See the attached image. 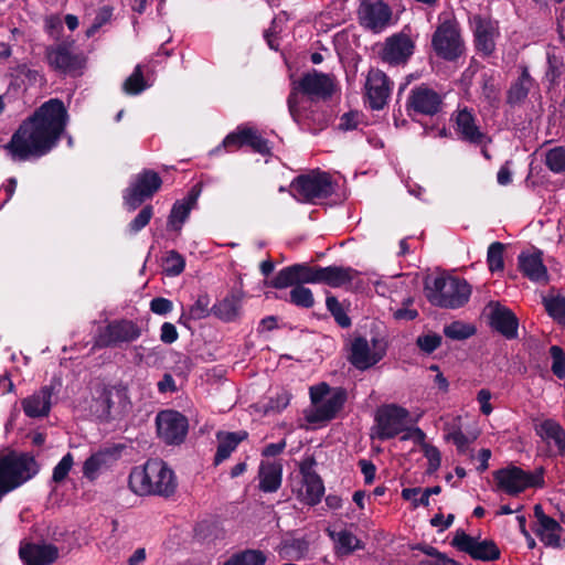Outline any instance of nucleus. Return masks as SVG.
Segmentation results:
<instances>
[{
    "instance_id": "f257e3e1",
    "label": "nucleus",
    "mask_w": 565,
    "mask_h": 565,
    "mask_svg": "<svg viewBox=\"0 0 565 565\" xmlns=\"http://www.w3.org/2000/svg\"><path fill=\"white\" fill-rule=\"evenodd\" d=\"M67 122L68 113L64 103L51 98L20 124L3 148L14 162L38 160L58 146Z\"/></svg>"
},
{
    "instance_id": "f03ea898",
    "label": "nucleus",
    "mask_w": 565,
    "mask_h": 565,
    "mask_svg": "<svg viewBox=\"0 0 565 565\" xmlns=\"http://www.w3.org/2000/svg\"><path fill=\"white\" fill-rule=\"evenodd\" d=\"M130 490L138 495L174 494L178 482L171 468L162 459H148L143 466L131 469L128 478Z\"/></svg>"
},
{
    "instance_id": "7ed1b4c3",
    "label": "nucleus",
    "mask_w": 565,
    "mask_h": 565,
    "mask_svg": "<svg viewBox=\"0 0 565 565\" xmlns=\"http://www.w3.org/2000/svg\"><path fill=\"white\" fill-rule=\"evenodd\" d=\"M470 295L471 286L463 278L437 276L425 282V296L436 307L461 308L469 301Z\"/></svg>"
},
{
    "instance_id": "20e7f679",
    "label": "nucleus",
    "mask_w": 565,
    "mask_h": 565,
    "mask_svg": "<svg viewBox=\"0 0 565 565\" xmlns=\"http://www.w3.org/2000/svg\"><path fill=\"white\" fill-rule=\"evenodd\" d=\"M128 391L125 386L102 384L95 388L89 413L100 423H110L122 417L128 411Z\"/></svg>"
},
{
    "instance_id": "39448f33",
    "label": "nucleus",
    "mask_w": 565,
    "mask_h": 565,
    "mask_svg": "<svg viewBox=\"0 0 565 565\" xmlns=\"http://www.w3.org/2000/svg\"><path fill=\"white\" fill-rule=\"evenodd\" d=\"M290 193L300 203L327 199L333 193L332 178L320 169L299 174L290 183Z\"/></svg>"
},
{
    "instance_id": "423d86ee",
    "label": "nucleus",
    "mask_w": 565,
    "mask_h": 565,
    "mask_svg": "<svg viewBox=\"0 0 565 565\" xmlns=\"http://www.w3.org/2000/svg\"><path fill=\"white\" fill-rule=\"evenodd\" d=\"M545 469L537 467L533 472L518 466H508L493 472V479L499 490L509 495H518L529 488H543Z\"/></svg>"
},
{
    "instance_id": "0eeeda50",
    "label": "nucleus",
    "mask_w": 565,
    "mask_h": 565,
    "mask_svg": "<svg viewBox=\"0 0 565 565\" xmlns=\"http://www.w3.org/2000/svg\"><path fill=\"white\" fill-rule=\"evenodd\" d=\"M39 472V465L29 454L2 455V497L21 487Z\"/></svg>"
},
{
    "instance_id": "6e6552de",
    "label": "nucleus",
    "mask_w": 565,
    "mask_h": 565,
    "mask_svg": "<svg viewBox=\"0 0 565 565\" xmlns=\"http://www.w3.org/2000/svg\"><path fill=\"white\" fill-rule=\"evenodd\" d=\"M45 60L53 71L64 75L81 73L86 63L84 54L76 52L75 41L72 39L46 46Z\"/></svg>"
},
{
    "instance_id": "1a4fd4ad",
    "label": "nucleus",
    "mask_w": 565,
    "mask_h": 565,
    "mask_svg": "<svg viewBox=\"0 0 565 565\" xmlns=\"http://www.w3.org/2000/svg\"><path fill=\"white\" fill-rule=\"evenodd\" d=\"M337 89L334 77L317 70L303 73L299 81L291 83L289 94L295 93V102H299V94L309 97L310 102L328 100Z\"/></svg>"
},
{
    "instance_id": "9d476101",
    "label": "nucleus",
    "mask_w": 565,
    "mask_h": 565,
    "mask_svg": "<svg viewBox=\"0 0 565 565\" xmlns=\"http://www.w3.org/2000/svg\"><path fill=\"white\" fill-rule=\"evenodd\" d=\"M431 47L438 57L448 62H455L463 54L465 42L456 21L445 20L438 24L431 36Z\"/></svg>"
},
{
    "instance_id": "9b49d317",
    "label": "nucleus",
    "mask_w": 565,
    "mask_h": 565,
    "mask_svg": "<svg viewBox=\"0 0 565 565\" xmlns=\"http://www.w3.org/2000/svg\"><path fill=\"white\" fill-rule=\"evenodd\" d=\"M162 179L158 172L143 169L136 174L134 181L124 190V204L128 211H135L145 201L152 199L161 189Z\"/></svg>"
},
{
    "instance_id": "f8f14e48",
    "label": "nucleus",
    "mask_w": 565,
    "mask_h": 565,
    "mask_svg": "<svg viewBox=\"0 0 565 565\" xmlns=\"http://www.w3.org/2000/svg\"><path fill=\"white\" fill-rule=\"evenodd\" d=\"M158 437L170 446L181 445L189 431L185 415L174 409L160 411L156 416Z\"/></svg>"
},
{
    "instance_id": "ddd939ff",
    "label": "nucleus",
    "mask_w": 565,
    "mask_h": 565,
    "mask_svg": "<svg viewBox=\"0 0 565 565\" xmlns=\"http://www.w3.org/2000/svg\"><path fill=\"white\" fill-rule=\"evenodd\" d=\"M141 334L142 329L136 321L116 319L108 322L99 333L97 345L99 348H121L122 344L138 340Z\"/></svg>"
},
{
    "instance_id": "4468645a",
    "label": "nucleus",
    "mask_w": 565,
    "mask_h": 565,
    "mask_svg": "<svg viewBox=\"0 0 565 565\" xmlns=\"http://www.w3.org/2000/svg\"><path fill=\"white\" fill-rule=\"evenodd\" d=\"M287 106L292 120L303 131L317 135L329 126L328 111L312 104L309 107H300L299 102H295V93L288 95Z\"/></svg>"
},
{
    "instance_id": "2eb2a0df",
    "label": "nucleus",
    "mask_w": 565,
    "mask_h": 565,
    "mask_svg": "<svg viewBox=\"0 0 565 565\" xmlns=\"http://www.w3.org/2000/svg\"><path fill=\"white\" fill-rule=\"evenodd\" d=\"M409 412L396 404L381 406L375 414L376 437L387 440L396 437L405 430V423Z\"/></svg>"
},
{
    "instance_id": "dca6fc26",
    "label": "nucleus",
    "mask_w": 565,
    "mask_h": 565,
    "mask_svg": "<svg viewBox=\"0 0 565 565\" xmlns=\"http://www.w3.org/2000/svg\"><path fill=\"white\" fill-rule=\"evenodd\" d=\"M451 545L459 552L468 554L475 561L493 562L501 556V551L494 541H480V537L471 536L463 530H457Z\"/></svg>"
},
{
    "instance_id": "f3484780",
    "label": "nucleus",
    "mask_w": 565,
    "mask_h": 565,
    "mask_svg": "<svg viewBox=\"0 0 565 565\" xmlns=\"http://www.w3.org/2000/svg\"><path fill=\"white\" fill-rule=\"evenodd\" d=\"M444 106L443 96L426 84L414 86L406 100L408 116L415 115L435 116Z\"/></svg>"
},
{
    "instance_id": "a211bd4d",
    "label": "nucleus",
    "mask_w": 565,
    "mask_h": 565,
    "mask_svg": "<svg viewBox=\"0 0 565 565\" xmlns=\"http://www.w3.org/2000/svg\"><path fill=\"white\" fill-rule=\"evenodd\" d=\"M450 121L458 140L472 146H482L487 142V134L481 130L473 110L467 106L455 110Z\"/></svg>"
},
{
    "instance_id": "6ab92c4d",
    "label": "nucleus",
    "mask_w": 565,
    "mask_h": 565,
    "mask_svg": "<svg viewBox=\"0 0 565 565\" xmlns=\"http://www.w3.org/2000/svg\"><path fill=\"white\" fill-rule=\"evenodd\" d=\"M473 33V44L478 53L484 57L491 56L495 51V38L499 36L498 21L490 17L475 14L469 18Z\"/></svg>"
},
{
    "instance_id": "aec40b11",
    "label": "nucleus",
    "mask_w": 565,
    "mask_h": 565,
    "mask_svg": "<svg viewBox=\"0 0 565 565\" xmlns=\"http://www.w3.org/2000/svg\"><path fill=\"white\" fill-rule=\"evenodd\" d=\"M392 15L391 7L383 0H361L358 10L360 24L373 33L385 30L391 24Z\"/></svg>"
},
{
    "instance_id": "412c9836",
    "label": "nucleus",
    "mask_w": 565,
    "mask_h": 565,
    "mask_svg": "<svg viewBox=\"0 0 565 565\" xmlns=\"http://www.w3.org/2000/svg\"><path fill=\"white\" fill-rule=\"evenodd\" d=\"M374 351L371 350L365 337L358 335L351 341L348 361L360 371H365L377 364L386 354L385 348H377L379 341L372 339Z\"/></svg>"
},
{
    "instance_id": "4be33fe9",
    "label": "nucleus",
    "mask_w": 565,
    "mask_h": 565,
    "mask_svg": "<svg viewBox=\"0 0 565 565\" xmlns=\"http://www.w3.org/2000/svg\"><path fill=\"white\" fill-rule=\"evenodd\" d=\"M201 192L202 185L201 183H196L189 190L183 199L177 200L173 203L167 221L168 231H173L177 234L181 233L183 224L188 221L191 211L198 204Z\"/></svg>"
},
{
    "instance_id": "5701e85b",
    "label": "nucleus",
    "mask_w": 565,
    "mask_h": 565,
    "mask_svg": "<svg viewBox=\"0 0 565 565\" xmlns=\"http://www.w3.org/2000/svg\"><path fill=\"white\" fill-rule=\"evenodd\" d=\"M56 386H61L58 380H52L50 384L22 401L24 414L30 418L46 417L52 407V397L56 394Z\"/></svg>"
},
{
    "instance_id": "b1692460",
    "label": "nucleus",
    "mask_w": 565,
    "mask_h": 565,
    "mask_svg": "<svg viewBox=\"0 0 565 565\" xmlns=\"http://www.w3.org/2000/svg\"><path fill=\"white\" fill-rule=\"evenodd\" d=\"M366 98L372 110H381L387 104L391 94V81L388 76L380 71H370L366 83Z\"/></svg>"
},
{
    "instance_id": "393cba45",
    "label": "nucleus",
    "mask_w": 565,
    "mask_h": 565,
    "mask_svg": "<svg viewBox=\"0 0 565 565\" xmlns=\"http://www.w3.org/2000/svg\"><path fill=\"white\" fill-rule=\"evenodd\" d=\"M19 556L24 565H52L60 556L58 547L52 543H21Z\"/></svg>"
},
{
    "instance_id": "a878e982",
    "label": "nucleus",
    "mask_w": 565,
    "mask_h": 565,
    "mask_svg": "<svg viewBox=\"0 0 565 565\" xmlns=\"http://www.w3.org/2000/svg\"><path fill=\"white\" fill-rule=\"evenodd\" d=\"M518 268L531 281H547V268L543 263V252L537 248L522 250L518 256Z\"/></svg>"
},
{
    "instance_id": "bb28decb",
    "label": "nucleus",
    "mask_w": 565,
    "mask_h": 565,
    "mask_svg": "<svg viewBox=\"0 0 565 565\" xmlns=\"http://www.w3.org/2000/svg\"><path fill=\"white\" fill-rule=\"evenodd\" d=\"M533 511L537 521L535 534L546 546L561 547V533L563 532L561 524L555 519L545 514L541 504H535Z\"/></svg>"
},
{
    "instance_id": "cd10ccee",
    "label": "nucleus",
    "mask_w": 565,
    "mask_h": 565,
    "mask_svg": "<svg viewBox=\"0 0 565 565\" xmlns=\"http://www.w3.org/2000/svg\"><path fill=\"white\" fill-rule=\"evenodd\" d=\"M489 320L491 328L505 339L514 340L518 338L519 319L508 307L497 302L490 312Z\"/></svg>"
},
{
    "instance_id": "c85d7f7f",
    "label": "nucleus",
    "mask_w": 565,
    "mask_h": 565,
    "mask_svg": "<svg viewBox=\"0 0 565 565\" xmlns=\"http://www.w3.org/2000/svg\"><path fill=\"white\" fill-rule=\"evenodd\" d=\"M348 399V392L343 387H337L331 395L326 398L312 414L307 416L309 423L330 422L337 417Z\"/></svg>"
},
{
    "instance_id": "c756f323",
    "label": "nucleus",
    "mask_w": 565,
    "mask_h": 565,
    "mask_svg": "<svg viewBox=\"0 0 565 565\" xmlns=\"http://www.w3.org/2000/svg\"><path fill=\"white\" fill-rule=\"evenodd\" d=\"M243 298L242 288H233L222 300L213 305L211 312L224 322H234L241 316Z\"/></svg>"
},
{
    "instance_id": "7c9ffc66",
    "label": "nucleus",
    "mask_w": 565,
    "mask_h": 565,
    "mask_svg": "<svg viewBox=\"0 0 565 565\" xmlns=\"http://www.w3.org/2000/svg\"><path fill=\"white\" fill-rule=\"evenodd\" d=\"M414 43L406 34H395L386 40L382 58L390 64H399L413 54Z\"/></svg>"
},
{
    "instance_id": "2f4dec72",
    "label": "nucleus",
    "mask_w": 565,
    "mask_h": 565,
    "mask_svg": "<svg viewBox=\"0 0 565 565\" xmlns=\"http://www.w3.org/2000/svg\"><path fill=\"white\" fill-rule=\"evenodd\" d=\"M258 480V489L262 492H277L282 483V463L280 461H260Z\"/></svg>"
},
{
    "instance_id": "473e14b6",
    "label": "nucleus",
    "mask_w": 565,
    "mask_h": 565,
    "mask_svg": "<svg viewBox=\"0 0 565 565\" xmlns=\"http://www.w3.org/2000/svg\"><path fill=\"white\" fill-rule=\"evenodd\" d=\"M248 438L246 430L238 431H224L216 433L217 449L214 456V465L218 466L221 462L230 458L233 451L236 450L238 445Z\"/></svg>"
},
{
    "instance_id": "72a5a7b5",
    "label": "nucleus",
    "mask_w": 565,
    "mask_h": 565,
    "mask_svg": "<svg viewBox=\"0 0 565 565\" xmlns=\"http://www.w3.org/2000/svg\"><path fill=\"white\" fill-rule=\"evenodd\" d=\"M535 434L546 443L553 441L558 454L565 457V428L555 419L547 418L534 426Z\"/></svg>"
},
{
    "instance_id": "f704fd0d",
    "label": "nucleus",
    "mask_w": 565,
    "mask_h": 565,
    "mask_svg": "<svg viewBox=\"0 0 565 565\" xmlns=\"http://www.w3.org/2000/svg\"><path fill=\"white\" fill-rule=\"evenodd\" d=\"M356 270L352 267L343 266H319V284H324L332 288H340L351 284L354 279Z\"/></svg>"
},
{
    "instance_id": "c9c22d12",
    "label": "nucleus",
    "mask_w": 565,
    "mask_h": 565,
    "mask_svg": "<svg viewBox=\"0 0 565 565\" xmlns=\"http://www.w3.org/2000/svg\"><path fill=\"white\" fill-rule=\"evenodd\" d=\"M534 85L527 67H523L519 77L511 84L507 92V103L511 106L521 105Z\"/></svg>"
},
{
    "instance_id": "e433bc0d",
    "label": "nucleus",
    "mask_w": 565,
    "mask_h": 565,
    "mask_svg": "<svg viewBox=\"0 0 565 565\" xmlns=\"http://www.w3.org/2000/svg\"><path fill=\"white\" fill-rule=\"evenodd\" d=\"M330 536L335 542V550L339 555H350L356 550L364 548V543L348 530L337 533L330 532Z\"/></svg>"
},
{
    "instance_id": "4c0bfd02",
    "label": "nucleus",
    "mask_w": 565,
    "mask_h": 565,
    "mask_svg": "<svg viewBox=\"0 0 565 565\" xmlns=\"http://www.w3.org/2000/svg\"><path fill=\"white\" fill-rule=\"evenodd\" d=\"M267 557L260 550L246 548L232 554L223 565H265Z\"/></svg>"
},
{
    "instance_id": "58836bf2",
    "label": "nucleus",
    "mask_w": 565,
    "mask_h": 565,
    "mask_svg": "<svg viewBox=\"0 0 565 565\" xmlns=\"http://www.w3.org/2000/svg\"><path fill=\"white\" fill-rule=\"evenodd\" d=\"M248 126L239 125L234 131L230 132L222 141L220 146L211 151V154L217 153L221 148H224L227 151L237 150L247 142Z\"/></svg>"
},
{
    "instance_id": "ea45409f",
    "label": "nucleus",
    "mask_w": 565,
    "mask_h": 565,
    "mask_svg": "<svg viewBox=\"0 0 565 565\" xmlns=\"http://www.w3.org/2000/svg\"><path fill=\"white\" fill-rule=\"evenodd\" d=\"M296 264L284 267L270 280L266 281L268 287L275 289H285L297 286Z\"/></svg>"
},
{
    "instance_id": "a19ab883",
    "label": "nucleus",
    "mask_w": 565,
    "mask_h": 565,
    "mask_svg": "<svg viewBox=\"0 0 565 565\" xmlns=\"http://www.w3.org/2000/svg\"><path fill=\"white\" fill-rule=\"evenodd\" d=\"M305 502L311 507L320 503L324 494V486L320 476H311L309 479L303 480Z\"/></svg>"
},
{
    "instance_id": "79ce46f5",
    "label": "nucleus",
    "mask_w": 565,
    "mask_h": 565,
    "mask_svg": "<svg viewBox=\"0 0 565 565\" xmlns=\"http://www.w3.org/2000/svg\"><path fill=\"white\" fill-rule=\"evenodd\" d=\"M162 268L169 277L179 276L185 268V258L179 252L171 249L163 257Z\"/></svg>"
},
{
    "instance_id": "37998d69",
    "label": "nucleus",
    "mask_w": 565,
    "mask_h": 565,
    "mask_svg": "<svg viewBox=\"0 0 565 565\" xmlns=\"http://www.w3.org/2000/svg\"><path fill=\"white\" fill-rule=\"evenodd\" d=\"M504 249L505 245L501 242H493L489 245L487 264L491 273L502 271L504 269Z\"/></svg>"
},
{
    "instance_id": "c03bdc74",
    "label": "nucleus",
    "mask_w": 565,
    "mask_h": 565,
    "mask_svg": "<svg viewBox=\"0 0 565 565\" xmlns=\"http://www.w3.org/2000/svg\"><path fill=\"white\" fill-rule=\"evenodd\" d=\"M545 166L553 173L565 172V147L557 146L548 149L545 153Z\"/></svg>"
},
{
    "instance_id": "a18cd8bd",
    "label": "nucleus",
    "mask_w": 565,
    "mask_h": 565,
    "mask_svg": "<svg viewBox=\"0 0 565 565\" xmlns=\"http://www.w3.org/2000/svg\"><path fill=\"white\" fill-rule=\"evenodd\" d=\"M296 307L310 309L315 306V298L312 291L305 286H296L289 291L287 299Z\"/></svg>"
},
{
    "instance_id": "49530a36",
    "label": "nucleus",
    "mask_w": 565,
    "mask_h": 565,
    "mask_svg": "<svg viewBox=\"0 0 565 565\" xmlns=\"http://www.w3.org/2000/svg\"><path fill=\"white\" fill-rule=\"evenodd\" d=\"M147 88L141 65H137L129 77L122 84V90L127 95H138Z\"/></svg>"
},
{
    "instance_id": "de8ad7c7",
    "label": "nucleus",
    "mask_w": 565,
    "mask_h": 565,
    "mask_svg": "<svg viewBox=\"0 0 565 565\" xmlns=\"http://www.w3.org/2000/svg\"><path fill=\"white\" fill-rule=\"evenodd\" d=\"M124 449V445L115 444L109 447L100 448L93 455L96 457L102 468H110L121 457Z\"/></svg>"
},
{
    "instance_id": "09e8293b",
    "label": "nucleus",
    "mask_w": 565,
    "mask_h": 565,
    "mask_svg": "<svg viewBox=\"0 0 565 565\" xmlns=\"http://www.w3.org/2000/svg\"><path fill=\"white\" fill-rule=\"evenodd\" d=\"M246 146L250 147L252 150L262 156H271L270 141L264 138L257 129L248 127Z\"/></svg>"
},
{
    "instance_id": "8fccbe9b",
    "label": "nucleus",
    "mask_w": 565,
    "mask_h": 565,
    "mask_svg": "<svg viewBox=\"0 0 565 565\" xmlns=\"http://www.w3.org/2000/svg\"><path fill=\"white\" fill-rule=\"evenodd\" d=\"M326 306L328 311L333 317L334 321L338 323V326L344 329L351 327V318L347 315L345 310L343 309L342 305L339 302L337 297L331 295L327 296Z\"/></svg>"
},
{
    "instance_id": "3c124183",
    "label": "nucleus",
    "mask_w": 565,
    "mask_h": 565,
    "mask_svg": "<svg viewBox=\"0 0 565 565\" xmlns=\"http://www.w3.org/2000/svg\"><path fill=\"white\" fill-rule=\"evenodd\" d=\"M22 84H23V81H19L18 78L10 81L7 93L4 95L2 94V105H1L2 113L6 110V107H7L6 99L8 100V103H10L11 97H15L14 104H17V106H15L17 110H21L24 108L25 102L21 98V95L23 94V90H24L22 88Z\"/></svg>"
},
{
    "instance_id": "603ef678",
    "label": "nucleus",
    "mask_w": 565,
    "mask_h": 565,
    "mask_svg": "<svg viewBox=\"0 0 565 565\" xmlns=\"http://www.w3.org/2000/svg\"><path fill=\"white\" fill-rule=\"evenodd\" d=\"M297 286L305 284H319V266H311L308 263L296 264Z\"/></svg>"
},
{
    "instance_id": "864d4df0",
    "label": "nucleus",
    "mask_w": 565,
    "mask_h": 565,
    "mask_svg": "<svg viewBox=\"0 0 565 565\" xmlns=\"http://www.w3.org/2000/svg\"><path fill=\"white\" fill-rule=\"evenodd\" d=\"M475 327L460 321L451 322L444 328V334L451 340H466L473 335Z\"/></svg>"
},
{
    "instance_id": "5fc2aeb1",
    "label": "nucleus",
    "mask_w": 565,
    "mask_h": 565,
    "mask_svg": "<svg viewBox=\"0 0 565 565\" xmlns=\"http://www.w3.org/2000/svg\"><path fill=\"white\" fill-rule=\"evenodd\" d=\"M544 307L550 317L565 324V297L544 299Z\"/></svg>"
},
{
    "instance_id": "6e6d98bb",
    "label": "nucleus",
    "mask_w": 565,
    "mask_h": 565,
    "mask_svg": "<svg viewBox=\"0 0 565 565\" xmlns=\"http://www.w3.org/2000/svg\"><path fill=\"white\" fill-rule=\"evenodd\" d=\"M74 465V456L71 452L65 454L57 465L53 468L52 482L62 483L68 476Z\"/></svg>"
},
{
    "instance_id": "4d7b16f0",
    "label": "nucleus",
    "mask_w": 565,
    "mask_h": 565,
    "mask_svg": "<svg viewBox=\"0 0 565 565\" xmlns=\"http://www.w3.org/2000/svg\"><path fill=\"white\" fill-rule=\"evenodd\" d=\"M153 216V206L148 204L145 205L140 212L136 215L134 220L130 221V223L127 226V230L130 234H137L142 228H145L150 220Z\"/></svg>"
},
{
    "instance_id": "13d9d810",
    "label": "nucleus",
    "mask_w": 565,
    "mask_h": 565,
    "mask_svg": "<svg viewBox=\"0 0 565 565\" xmlns=\"http://www.w3.org/2000/svg\"><path fill=\"white\" fill-rule=\"evenodd\" d=\"M552 358L551 370L559 379H565V351L558 345H552L548 350Z\"/></svg>"
},
{
    "instance_id": "bf43d9fd",
    "label": "nucleus",
    "mask_w": 565,
    "mask_h": 565,
    "mask_svg": "<svg viewBox=\"0 0 565 565\" xmlns=\"http://www.w3.org/2000/svg\"><path fill=\"white\" fill-rule=\"evenodd\" d=\"M210 305V296L206 292H203L198 296L195 302L190 307V317L195 320H200L206 318L211 312L209 310Z\"/></svg>"
},
{
    "instance_id": "052dcab7",
    "label": "nucleus",
    "mask_w": 565,
    "mask_h": 565,
    "mask_svg": "<svg viewBox=\"0 0 565 565\" xmlns=\"http://www.w3.org/2000/svg\"><path fill=\"white\" fill-rule=\"evenodd\" d=\"M422 450L424 452V456L428 460L426 473L427 475L435 473L439 469L440 463H441V454H440L439 449L434 445L426 444L422 447Z\"/></svg>"
},
{
    "instance_id": "680f3d73",
    "label": "nucleus",
    "mask_w": 565,
    "mask_h": 565,
    "mask_svg": "<svg viewBox=\"0 0 565 565\" xmlns=\"http://www.w3.org/2000/svg\"><path fill=\"white\" fill-rule=\"evenodd\" d=\"M443 338L437 333L419 335L416 340L417 347L426 354H431L441 345Z\"/></svg>"
},
{
    "instance_id": "e2e57ef3",
    "label": "nucleus",
    "mask_w": 565,
    "mask_h": 565,
    "mask_svg": "<svg viewBox=\"0 0 565 565\" xmlns=\"http://www.w3.org/2000/svg\"><path fill=\"white\" fill-rule=\"evenodd\" d=\"M291 394L287 390H280L275 396L270 397L267 405L266 412H281L290 403Z\"/></svg>"
},
{
    "instance_id": "0e129e2a",
    "label": "nucleus",
    "mask_w": 565,
    "mask_h": 565,
    "mask_svg": "<svg viewBox=\"0 0 565 565\" xmlns=\"http://www.w3.org/2000/svg\"><path fill=\"white\" fill-rule=\"evenodd\" d=\"M44 30L51 39L58 41L64 31L62 19L54 14L46 17L44 20Z\"/></svg>"
},
{
    "instance_id": "69168bd1",
    "label": "nucleus",
    "mask_w": 565,
    "mask_h": 565,
    "mask_svg": "<svg viewBox=\"0 0 565 565\" xmlns=\"http://www.w3.org/2000/svg\"><path fill=\"white\" fill-rule=\"evenodd\" d=\"M309 550V543L305 537L286 540L284 542L282 551L287 554H295L298 557L303 556Z\"/></svg>"
},
{
    "instance_id": "338daca9",
    "label": "nucleus",
    "mask_w": 565,
    "mask_h": 565,
    "mask_svg": "<svg viewBox=\"0 0 565 565\" xmlns=\"http://www.w3.org/2000/svg\"><path fill=\"white\" fill-rule=\"evenodd\" d=\"M445 438L448 441H452L456 445L457 450L461 454H463L467 450L469 444L472 441L462 433V430L459 427H456L451 431H449L445 436Z\"/></svg>"
},
{
    "instance_id": "774afa93",
    "label": "nucleus",
    "mask_w": 565,
    "mask_h": 565,
    "mask_svg": "<svg viewBox=\"0 0 565 565\" xmlns=\"http://www.w3.org/2000/svg\"><path fill=\"white\" fill-rule=\"evenodd\" d=\"M361 114L356 110L344 113L340 117L338 129L341 131H351L358 128L360 124Z\"/></svg>"
}]
</instances>
